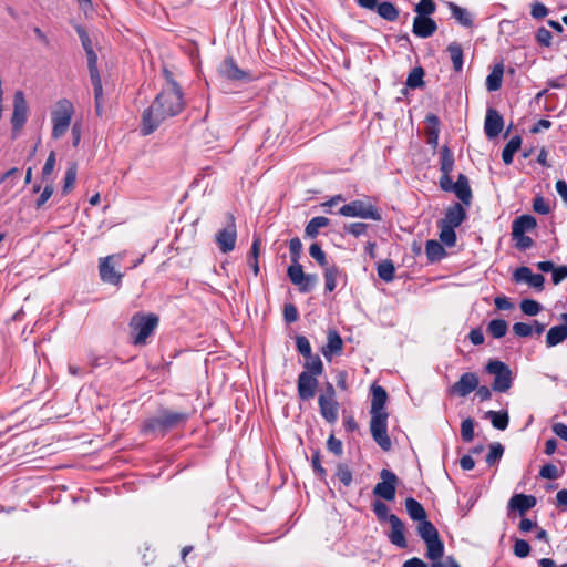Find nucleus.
<instances>
[{
	"label": "nucleus",
	"instance_id": "1",
	"mask_svg": "<svg viewBox=\"0 0 567 567\" xmlns=\"http://www.w3.org/2000/svg\"><path fill=\"white\" fill-rule=\"evenodd\" d=\"M165 86L150 107L143 112L141 128L143 135L152 134L164 121L178 115L185 106L179 85L173 80L168 71H165Z\"/></svg>",
	"mask_w": 567,
	"mask_h": 567
},
{
	"label": "nucleus",
	"instance_id": "2",
	"mask_svg": "<svg viewBox=\"0 0 567 567\" xmlns=\"http://www.w3.org/2000/svg\"><path fill=\"white\" fill-rule=\"evenodd\" d=\"M74 114V105L68 99H61L56 102L51 112L52 137L61 138L69 130Z\"/></svg>",
	"mask_w": 567,
	"mask_h": 567
},
{
	"label": "nucleus",
	"instance_id": "3",
	"mask_svg": "<svg viewBox=\"0 0 567 567\" xmlns=\"http://www.w3.org/2000/svg\"><path fill=\"white\" fill-rule=\"evenodd\" d=\"M158 318L154 315H134L130 322L134 344H145L146 339L154 332Z\"/></svg>",
	"mask_w": 567,
	"mask_h": 567
},
{
	"label": "nucleus",
	"instance_id": "4",
	"mask_svg": "<svg viewBox=\"0 0 567 567\" xmlns=\"http://www.w3.org/2000/svg\"><path fill=\"white\" fill-rule=\"evenodd\" d=\"M339 214L346 217L371 219L380 221L382 219L378 207L369 202L357 199L343 205L339 209Z\"/></svg>",
	"mask_w": 567,
	"mask_h": 567
},
{
	"label": "nucleus",
	"instance_id": "5",
	"mask_svg": "<svg viewBox=\"0 0 567 567\" xmlns=\"http://www.w3.org/2000/svg\"><path fill=\"white\" fill-rule=\"evenodd\" d=\"M321 416L330 424L337 422L339 416V403L336 400V391L331 383H328L324 393L318 398Z\"/></svg>",
	"mask_w": 567,
	"mask_h": 567
},
{
	"label": "nucleus",
	"instance_id": "6",
	"mask_svg": "<svg viewBox=\"0 0 567 567\" xmlns=\"http://www.w3.org/2000/svg\"><path fill=\"white\" fill-rule=\"evenodd\" d=\"M486 371L495 377L492 388L496 392H506L512 386V371L502 361L493 360L486 365Z\"/></svg>",
	"mask_w": 567,
	"mask_h": 567
},
{
	"label": "nucleus",
	"instance_id": "7",
	"mask_svg": "<svg viewBox=\"0 0 567 567\" xmlns=\"http://www.w3.org/2000/svg\"><path fill=\"white\" fill-rule=\"evenodd\" d=\"M122 261V255H111L100 259L99 272L104 282L118 286L122 281L123 275L117 271V267Z\"/></svg>",
	"mask_w": 567,
	"mask_h": 567
},
{
	"label": "nucleus",
	"instance_id": "8",
	"mask_svg": "<svg viewBox=\"0 0 567 567\" xmlns=\"http://www.w3.org/2000/svg\"><path fill=\"white\" fill-rule=\"evenodd\" d=\"M440 186L445 192H453L465 205L471 204L472 190L465 175L460 174L455 183L452 182L450 176H441Z\"/></svg>",
	"mask_w": 567,
	"mask_h": 567
},
{
	"label": "nucleus",
	"instance_id": "9",
	"mask_svg": "<svg viewBox=\"0 0 567 567\" xmlns=\"http://www.w3.org/2000/svg\"><path fill=\"white\" fill-rule=\"evenodd\" d=\"M417 533L426 545L425 556H434L441 551V547H443L444 544L440 539L437 529L431 522L427 519L420 522Z\"/></svg>",
	"mask_w": 567,
	"mask_h": 567
},
{
	"label": "nucleus",
	"instance_id": "10",
	"mask_svg": "<svg viewBox=\"0 0 567 567\" xmlns=\"http://www.w3.org/2000/svg\"><path fill=\"white\" fill-rule=\"evenodd\" d=\"M388 413H377L371 414L370 430L373 436V440L378 443V445L384 450L389 451L391 449V440L388 435Z\"/></svg>",
	"mask_w": 567,
	"mask_h": 567
},
{
	"label": "nucleus",
	"instance_id": "11",
	"mask_svg": "<svg viewBox=\"0 0 567 567\" xmlns=\"http://www.w3.org/2000/svg\"><path fill=\"white\" fill-rule=\"evenodd\" d=\"M187 415L178 412L165 411L159 416L150 420L146 425V431H164L183 423Z\"/></svg>",
	"mask_w": 567,
	"mask_h": 567
},
{
	"label": "nucleus",
	"instance_id": "12",
	"mask_svg": "<svg viewBox=\"0 0 567 567\" xmlns=\"http://www.w3.org/2000/svg\"><path fill=\"white\" fill-rule=\"evenodd\" d=\"M381 482L373 488V494L385 501L395 498L398 477L389 470H382L380 473Z\"/></svg>",
	"mask_w": 567,
	"mask_h": 567
},
{
	"label": "nucleus",
	"instance_id": "13",
	"mask_svg": "<svg viewBox=\"0 0 567 567\" xmlns=\"http://www.w3.org/2000/svg\"><path fill=\"white\" fill-rule=\"evenodd\" d=\"M237 240V229L234 218L230 223L218 230L215 235V241L223 254H228L235 249Z\"/></svg>",
	"mask_w": 567,
	"mask_h": 567
},
{
	"label": "nucleus",
	"instance_id": "14",
	"mask_svg": "<svg viewBox=\"0 0 567 567\" xmlns=\"http://www.w3.org/2000/svg\"><path fill=\"white\" fill-rule=\"evenodd\" d=\"M28 111L29 109L23 92L17 91L13 95V113L11 117L14 132H19L27 122Z\"/></svg>",
	"mask_w": 567,
	"mask_h": 567
},
{
	"label": "nucleus",
	"instance_id": "15",
	"mask_svg": "<svg viewBox=\"0 0 567 567\" xmlns=\"http://www.w3.org/2000/svg\"><path fill=\"white\" fill-rule=\"evenodd\" d=\"M478 385V377L473 372L463 373L457 382H455L451 391L458 396H466Z\"/></svg>",
	"mask_w": 567,
	"mask_h": 567
},
{
	"label": "nucleus",
	"instance_id": "16",
	"mask_svg": "<svg viewBox=\"0 0 567 567\" xmlns=\"http://www.w3.org/2000/svg\"><path fill=\"white\" fill-rule=\"evenodd\" d=\"M513 277L516 282H526L537 290H543L544 288V276L540 274H533L530 268L526 266L517 268Z\"/></svg>",
	"mask_w": 567,
	"mask_h": 567
},
{
	"label": "nucleus",
	"instance_id": "17",
	"mask_svg": "<svg viewBox=\"0 0 567 567\" xmlns=\"http://www.w3.org/2000/svg\"><path fill=\"white\" fill-rule=\"evenodd\" d=\"M318 381L316 375H311L308 372H301L298 378V393L302 400H310L316 394Z\"/></svg>",
	"mask_w": 567,
	"mask_h": 567
},
{
	"label": "nucleus",
	"instance_id": "18",
	"mask_svg": "<svg viewBox=\"0 0 567 567\" xmlns=\"http://www.w3.org/2000/svg\"><path fill=\"white\" fill-rule=\"evenodd\" d=\"M437 29L436 22L430 17L416 16L413 21L412 32L419 38H429Z\"/></svg>",
	"mask_w": 567,
	"mask_h": 567
},
{
	"label": "nucleus",
	"instance_id": "19",
	"mask_svg": "<svg viewBox=\"0 0 567 567\" xmlns=\"http://www.w3.org/2000/svg\"><path fill=\"white\" fill-rule=\"evenodd\" d=\"M343 341L337 330H329L327 334V344L322 348V354L327 360L342 352Z\"/></svg>",
	"mask_w": 567,
	"mask_h": 567
},
{
	"label": "nucleus",
	"instance_id": "20",
	"mask_svg": "<svg viewBox=\"0 0 567 567\" xmlns=\"http://www.w3.org/2000/svg\"><path fill=\"white\" fill-rule=\"evenodd\" d=\"M389 523L391 525L390 542L399 548H405L408 544L404 536V524L396 515H391Z\"/></svg>",
	"mask_w": 567,
	"mask_h": 567
},
{
	"label": "nucleus",
	"instance_id": "21",
	"mask_svg": "<svg viewBox=\"0 0 567 567\" xmlns=\"http://www.w3.org/2000/svg\"><path fill=\"white\" fill-rule=\"evenodd\" d=\"M563 324L551 327L546 336V344L551 348L567 339V313H561Z\"/></svg>",
	"mask_w": 567,
	"mask_h": 567
},
{
	"label": "nucleus",
	"instance_id": "22",
	"mask_svg": "<svg viewBox=\"0 0 567 567\" xmlns=\"http://www.w3.org/2000/svg\"><path fill=\"white\" fill-rule=\"evenodd\" d=\"M465 217V209L456 203L446 209L445 216L439 223L456 228L464 221Z\"/></svg>",
	"mask_w": 567,
	"mask_h": 567
},
{
	"label": "nucleus",
	"instance_id": "23",
	"mask_svg": "<svg viewBox=\"0 0 567 567\" xmlns=\"http://www.w3.org/2000/svg\"><path fill=\"white\" fill-rule=\"evenodd\" d=\"M485 134L489 138L496 137L503 130V118L499 113L493 109L487 111L484 125Z\"/></svg>",
	"mask_w": 567,
	"mask_h": 567
},
{
	"label": "nucleus",
	"instance_id": "24",
	"mask_svg": "<svg viewBox=\"0 0 567 567\" xmlns=\"http://www.w3.org/2000/svg\"><path fill=\"white\" fill-rule=\"evenodd\" d=\"M536 219L532 215H523L513 221L512 236L518 237L536 227Z\"/></svg>",
	"mask_w": 567,
	"mask_h": 567
},
{
	"label": "nucleus",
	"instance_id": "25",
	"mask_svg": "<svg viewBox=\"0 0 567 567\" xmlns=\"http://www.w3.org/2000/svg\"><path fill=\"white\" fill-rule=\"evenodd\" d=\"M536 505V498L532 495L516 494L508 503L511 509H517L520 514L533 508Z\"/></svg>",
	"mask_w": 567,
	"mask_h": 567
},
{
	"label": "nucleus",
	"instance_id": "26",
	"mask_svg": "<svg viewBox=\"0 0 567 567\" xmlns=\"http://www.w3.org/2000/svg\"><path fill=\"white\" fill-rule=\"evenodd\" d=\"M367 10L377 11V13L386 21H395L399 18V10L395 6L389 1H383L378 3L375 0V4L373 8H365Z\"/></svg>",
	"mask_w": 567,
	"mask_h": 567
},
{
	"label": "nucleus",
	"instance_id": "27",
	"mask_svg": "<svg viewBox=\"0 0 567 567\" xmlns=\"http://www.w3.org/2000/svg\"><path fill=\"white\" fill-rule=\"evenodd\" d=\"M219 72L229 80H244L248 78V74L240 70L233 59H226L221 63Z\"/></svg>",
	"mask_w": 567,
	"mask_h": 567
},
{
	"label": "nucleus",
	"instance_id": "28",
	"mask_svg": "<svg viewBox=\"0 0 567 567\" xmlns=\"http://www.w3.org/2000/svg\"><path fill=\"white\" fill-rule=\"evenodd\" d=\"M388 399L385 390L380 385L372 386L371 414L386 413L384 405Z\"/></svg>",
	"mask_w": 567,
	"mask_h": 567
},
{
	"label": "nucleus",
	"instance_id": "29",
	"mask_svg": "<svg viewBox=\"0 0 567 567\" xmlns=\"http://www.w3.org/2000/svg\"><path fill=\"white\" fill-rule=\"evenodd\" d=\"M503 74L504 65L502 63L496 64L486 78V87L488 91H497L502 86Z\"/></svg>",
	"mask_w": 567,
	"mask_h": 567
},
{
	"label": "nucleus",
	"instance_id": "30",
	"mask_svg": "<svg viewBox=\"0 0 567 567\" xmlns=\"http://www.w3.org/2000/svg\"><path fill=\"white\" fill-rule=\"evenodd\" d=\"M405 508H406V512H408L409 516L413 520L423 522V520L426 519L425 509L414 498H411V497L406 498V501H405Z\"/></svg>",
	"mask_w": 567,
	"mask_h": 567
},
{
	"label": "nucleus",
	"instance_id": "31",
	"mask_svg": "<svg viewBox=\"0 0 567 567\" xmlns=\"http://www.w3.org/2000/svg\"><path fill=\"white\" fill-rule=\"evenodd\" d=\"M431 561V567H461L452 556L444 557V546L441 551L434 556H425Z\"/></svg>",
	"mask_w": 567,
	"mask_h": 567
},
{
	"label": "nucleus",
	"instance_id": "32",
	"mask_svg": "<svg viewBox=\"0 0 567 567\" xmlns=\"http://www.w3.org/2000/svg\"><path fill=\"white\" fill-rule=\"evenodd\" d=\"M449 8L453 18H455L460 24L464 27H472V14L465 8H462L453 2H449Z\"/></svg>",
	"mask_w": 567,
	"mask_h": 567
},
{
	"label": "nucleus",
	"instance_id": "33",
	"mask_svg": "<svg viewBox=\"0 0 567 567\" xmlns=\"http://www.w3.org/2000/svg\"><path fill=\"white\" fill-rule=\"evenodd\" d=\"M520 145L522 138L519 136L512 137L505 145L502 152V158L506 165L512 164L514 154L519 150Z\"/></svg>",
	"mask_w": 567,
	"mask_h": 567
},
{
	"label": "nucleus",
	"instance_id": "34",
	"mask_svg": "<svg viewBox=\"0 0 567 567\" xmlns=\"http://www.w3.org/2000/svg\"><path fill=\"white\" fill-rule=\"evenodd\" d=\"M330 220L327 217L318 216L313 217L306 226L305 233L310 238H316L319 229L327 227Z\"/></svg>",
	"mask_w": 567,
	"mask_h": 567
},
{
	"label": "nucleus",
	"instance_id": "35",
	"mask_svg": "<svg viewBox=\"0 0 567 567\" xmlns=\"http://www.w3.org/2000/svg\"><path fill=\"white\" fill-rule=\"evenodd\" d=\"M447 52L453 63V68L456 72H460L463 68V50L456 42H452L447 47Z\"/></svg>",
	"mask_w": 567,
	"mask_h": 567
},
{
	"label": "nucleus",
	"instance_id": "36",
	"mask_svg": "<svg viewBox=\"0 0 567 567\" xmlns=\"http://www.w3.org/2000/svg\"><path fill=\"white\" fill-rule=\"evenodd\" d=\"M91 82L93 85L94 91V100H95V109L97 115L102 114V102H103V85L100 74L99 75H92Z\"/></svg>",
	"mask_w": 567,
	"mask_h": 567
},
{
	"label": "nucleus",
	"instance_id": "37",
	"mask_svg": "<svg viewBox=\"0 0 567 567\" xmlns=\"http://www.w3.org/2000/svg\"><path fill=\"white\" fill-rule=\"evenodd\" d=\"M425 252L431 261L440 260L445 255L443 246L436 240H427L425 245Z\"/></svg>",
	"mask_w": 567,
	"mask_h": 567
},
{
	"label": "nucleus",
	"instance_id": "38",
	"mask_svg": "<svg viewBox=\"0 0 567 567\" xmlns=\"http://www.w3.org/2000/svg\"><path fill=\"white\" fill-rule=\"evenodd\" d=\"M454 167V157L449 147L444 146L441 150V172L442 176H450Z\"/></svg>",
	"mask_w": 567,
	"mask_h": 567
},
{
	"label": "nucleus",
	"instance_id": "39",
	"mask_svg": "<svg viewBox=\"0 0 567 567\" xmlns=\"http://www.w3.org/2000/svg\"><path fill=\"white\" fill-rule=\"evenodd\" d=\"M440 228V240L449 247H452L456 243L455 228L439 223Z\"/></svg>",
	"mask_w": 567,
	"mask_h": 567
},
{
	"label": "nucleus",
	"instance_id": "40",
	"mask_svg": "<svg viewBox=\"0 0 567 567\" xmlns=\"http://www.w3.org/2000/svg\"><path fill=\"white\" fill-rule=\"evenodd\" d=\"M395 268L391 260H384L378 266V275L379 277L386 281L391 282L394 279Z\"/></svg>",
	"mask_w": 567,
	"mask_h": 567
},
{
	"label": "nucleus",
	"instance_id": "41",
	"mask_svg": "<svg viewBox=\"0 0 567 567\" xmlns=\"http://www.w3.org/2000/svg\"><path fill=\"white\" fill-rule=\"evenodd\" d=\"M507 322L503 319H494L492 320L487 326V331L494 337V338H502L507 332Z\"/></svg>",
	"mask_w": 567,
	"mask_h": 567
},
{
	"label": "nucleus",
	"instance_id": "42",
	"mask_svg": "<svg viewBox=\"0 0 567 567\" xmlns=\"http://www.w3.org/2000/svg\"><path fill=\"white\" fill-rule=\"evenodd\" d=\"M305 368L311 375H320L323 371V364L318 355L306 357Z\"/></svg>",
	"mask_w": 567,
	"mask_h": 567
},
{
	"label": "nucleus",
	"instance_id": "43",
	"mask_svg": "<svg viewBox=\"0 0 567 567\" xmlns=\"http://www.w3.org/2000/svg\"><path fill=\"white\" fill-rule=\"evenodd\" d=\"M487 417L491 420L493 426L497 430H505L508 425V414L506 412L488 411Z\"/></svg>",
	"mask_w": 567,
	"mask_h": 567
},
{
	"label": "nucleus",
	"instance_id": "44",
	"mask_svg": "<svg viewBox=\"0 0 567 567\" xmlns=\"http://www.w3.org/2000/svg\"><path fill=\"white\" fill-rule=\"evenodd\" d=\"M76 174H78V167H76V164L73 163L69 166V168L65 172L64 185L62 188L64 194L70 193L74 188L75 181H76Z\"/></svg>",
	"mask_w": 567,
	"mask_h": 567
},
{
	"label": "nucleus",
	"instance_id": "45",
	"mask_svg": "<svg viewBox=\"0 0 567 567\" xmlns=\"http://www.w3.org/2000/svg\"><path fill=\"white\" fill-rule=\"evenodd\" d=\"M339 275V269L336 266L327 267L324 270V287L326 290L331 292L337 287V277Z\"/></svg>",
	"mask_w": 567,
	"mask_h": 567
},
{
	"label": "nucleus",
	"instance_id": "46",
	"mask_svg": "<svg viewBox=\"0 0 567 567\" xmlns=\"http://www.w3.org/2000/svg\"><path fill=\"white\" fill-rule=\"evenodd\" d=\"M423 76H424V71L422 68H414L408 79H406V86H409L410 89H416V87H420L423 85Z\"/></svg>",
	"mask_w": 567,
	"mask_h": 567
},
{
	"label": "nucleus",
	"instance_id": "47",
	"mask_svg": "<svg viewBox=\"0 0 567 567\" xmlns=\"http://www.w3.org/2000/svg\"><path fill=\"white\" fill-rule=\"evenodd\" d=\"M504 447L501 443H493L489 446V452L486 455V463L488 465L496 464L503 456Z\"/></svg>",
	"mask_w": 567,
	"mask_h": 567
},
{
	"label": "nucleus",
	"instance_id": "48",
	"mask_svg": "<svg viewBox=\"0 0 567 567\" xmlns=\"http://www.w3.org/2000/svg\"><path fill=\"white\" fill-rule=\"evenodd\" d=\"M306 274L303 272L302 266L297 261L288 268V277L293 285L301 284L305 280Z\"/></svg>",
	"mask_w": 567,
	"mask_h": 567
},
{
	"label": "nucleus",
	"instance_id": "49",
	"mask_svg": "<svg viewBox=\"0 0 567 567\" xmlns=\"http://www.w3.org/2000/svg\"><path fill=\"white\" fill-rule=\"evenodd\" d=\"M436 9L435 3L432 0H421L415 6V12L417 16L421 17H429L430 14L434 13Z\"/></svg>",
	"mask_w": 567,
	"mask_h": 567
},
{
	"label": "nucleus",
	"instance_id": "50",
	"mask_svg": "<svg viewBox=\"0 0 567 567\" xmlns=\"http://www.w3.org/2000/svg\"><path fill=\"white\" fill-rule=\"evenodd\" d=\"M461 436L463 441L471 442L474 439V421L472 419H465L461 423Z\"/></svg>",
	"mask_w": 567,
	"mask_h": 567
},
{
	"label": "nucleus",
	"instance_id": "51",
	"mask_svg": "<svg viewBox=\"0 0 567 567\" xmlns=\"http://www.w3.org/2000/svg\"><path fill=\"white\" fill-rule=\"evenodd\" d=\"M520 309L527 316H536L540 311V305L533 299H524Z\"/></svg>",
	"mask_w": 567,
	"mask_h": 567
},
{
	"label": "nucleus",
	"instance_id": "52",
	"mask_svg": "<svg viewBox=\"0 0 567 567\" xmlns=\"http://www.w3.org/2000/svg\"><path fill=\"white\" fill-rule=\"evenodd\" d=\"M289 251H290L291 261L293 264H297V261H299V258H300V255L302 251V243L300 241V239L298 237H295L289 241Z\"/></svg>",
	"mask_w": 567,
	"mask_h": 567
},
{
	"label": "nucleus",
	"instance_id": "53",
	"mask_svg": "<svg viewBox=\"0 0 567 567\" xmlns=\"http://www.w3.org/2000/svg\"><path fill=\"white\" fill-rule=\"evenodd\" d=\"M337 477L343 485L349 486L352 482V473L348 465L339 464L337 467Z\"/></svg>",
	"mask_w": 567,
	"mask_h": 567
},
{
	"label": "nucleus",
	"instance_id": "54",
	"mask_svg": "<svg viewBox=\"0 0 567 567\" xmlns=\"http://www.w3.org/2000/svg\"><path fill=\"white\" fill-rule=\"evenodd\" d=\"M373 512L375 513L378 519L381 522H383V520L389 522V517L392 515V514H389V507L386 506V504H384L381 501H375L373 503Z\"/></svg>",
	"mask_w": 567,
	"mask_h": 567
},
{
	"label": "nucleus",
	"instance_id": "55",
	"mask_svg": "<svg viewBox=\"0 0 567 567\" xmlns=\"http://www.w3.org/2000/svg\"><path fill=\"white\" fill-rule=\"evenodd\" d=\"M309 254L320 266L327 265L326 254L317 243L310 246Z\"/></svg>",
	"mask_w": 567,
	"mask_h": 567
},
{
	"label": "nucleus",
	"instance_id": "56",
	"mask_svg": "<svg viewBox=\"0 0 567 567\" xmlns=\"http://www.w3.org/2000/svg\"><path fill=\"white\" fill-rule=\"evenodd\" d=\"M530 553L529 544L524 539H517L514 544V554L519 558H525Z\"/></svg>",
	"mask_w": 567,
	"mask_h": 567
},
{
	"label": "nucleus",
	"instance_id": "57",
	"mask_svg": "<svg viewBox=\"0 0 567 567\" xmlns=\"http://www.w3.org/2000/svg\"><path fill=\"white\" fill-rule=\"evenodd\" d=\"M513 331L518 337H529L534 332V328L529 323L516 322L513 326Z\"/></svg>",
	"mask_w": 567,
	"mask_h": 567
},
{
	"label": "nucleus",
	"instance_id": "58",
	"mask_svg": "<svg viewBox=\"0 0 567 567\" xmlns=\"http://www.w3.org/2000/svg\"><path fill=\"white\" fill-rule=\"evenodd\" d=\"M296 346L298 351L306 358L310 357L311 353V346L309 340L303 336H298L296 339Z\"/></svg>",
	"mask_w": 567,
	"mask_h": 567
},
{
	"label": "nucleus",
	"instance_id": "59",
	"mask_svg": "<svg viewBox=\"0 0 567 567\" xmlns=\"http://www.w3.org/2000/svg\"><path fill=\"white\" fill-rule=\"evenodd\" d=\"M539 475L543 477V478H547V480H556L559 477V471L557 468L556 465L554 464H546L544 465L540 471H539Z\"/></svg>",
	"mask_w": 567,
	"mask_h": 567
},
{
	"label": "nucleus",
	"instance_id": "60",
	"mask_svg": "<svg viewBox=\"0 0 567 567\" xmlns=\"http://www.w3.org/2000/svg\"><path fill=\"white\" fill-rule=\"evenodd\" d=\"M86 53V58H87V68H89V72H90V76L92 75H99V70H97V55L96 53L94 52V50H87Z\"/></svg>",
	"mask_w": 567,
	"mask_h": 567
},
{
	"label": "nucleus",
	"instance_id": "61",
	"mask_svg": "<svg viewBox=\"0 0 567 567\" xmlns=\"http://www.w3.org/2000/svg\"><path fill=\"white\" fill-rule=\"evenodd\" d=\"M368 225L364 223H352L344 227V230L355 237L365 234Z\"/></svg>",
	"mask_w": 567,
	"mask_h": 567
},
{
	"label": "nucleus",
	"instance_id": "62",
	"mask_svg": "<svg viewBox=\"0 0 567 567\" xmlns=\"http://www.w3.org/2000/svg\"><path fill=\"white\" fill-rule=\"evenodd\" d=\"M536 39L539 44L549 47L551 44V33L546 28H539L536 33Z\"/></svg>",
	"mask_w": 567,
	"mask_h": 567
},
{
	"label": "nucleus",
	"instance_id": "63",
	"mask_svg": "<svg viewBox=\"0 0 567 567\" xmlns=\"http://www.w3.org/2000/svg\"><path fill=\"white\" fill-rule=\"evenodd\" d=\"M530 14L535 19H543L548 14V9L545 4L536 1L532 3Z\"/></svg>",
	"mask_w": 567,
	"mask_h": 567
},
{
	"label": "nucleus",
	"instance_id": "64",
	"mask_svg": "<svg viewBox=\"0 0 567 567\" xmlns=\"http://www.w3.org/2000/svg\"><path fill=\"white\" fill-rule=\"evenodd\" d=\"M536 213L546 215L550 212L548 203L543 197H536L533 203Z\"/></svg>",
	"mask_w": 567,
	"mask_h": 567
}]
</instances>
